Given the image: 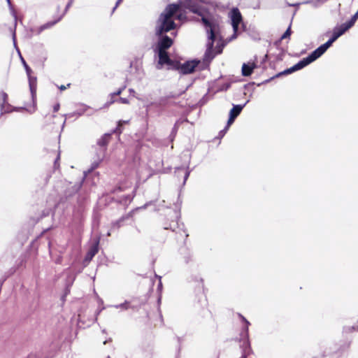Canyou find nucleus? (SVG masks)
Segmentation results:
<instances>
[{
  "label": "nucleus",
  "instance_id": "20",
  "mask_svg": "<svg viewBox=\"0 0 358 358\" xmlns=\"http://www.w3.org/2000/svg\"><path fill=\"white\" fill-rule=\"evenodd\" d=\"M299 3H295V4H289V6H297Z\"/></svg>",
  "mask_w": 358,
  "mask_h": 358
},
{
  "label": "nucleus",
  "instance_id": "23",
  "mask_svg": "<svg viewBox=\"0 0 358 358\" xmlns=\"http://www.w3.org/2000/svg\"><path fill=\"white\" fill-rule=\"evenodd\" d=\"M60 88H61V90H64V89H66V87H65L64 86H63V85H62V86H61V87H60Z\"/></svg>",
  "mask_w": 358,
  "mask_h": 358
},
{
  "label": "nucleus",
  "instance_id": "13",
  "mask_svg": "<svg viewBox=\"0 0 358 358\" xmlns=\"http://www.w3.org/2000/svg\"><path fill=\"white\" fill-rule=\"evenodd\" d=\"M98 248L97 245L93 246L87 255V259L90 261L97 252Z\"/></svg>",
  "mask_w": 358,
  "mask_h": 358
},
{
  "label": "nucleus",
  "instance_id": "6",
  "mask_svg": "<svg viewBox=\"0 0 358 358\" xmlns=\"http://www.w3.org/2000/svg\"><path fill=\"white\" fill-rule=\"evenodd\" d=\"M199 62L196 60L188 61L183 64L179 62H173L171 61V65H168L170 68H174L178 69L181 73L184 74L190 73L194 71V69L198 65Z\"/></svg>",
  "mask_w": 358,
  "mask_h": 358
},
{
  "label": "nucleus",
  "instance_id": "25",
  "mask_svg": "<svg viewBox=\"0 0 358 358\" xmlns=\"http://www.w3.org/2000/svg\"><path fill=\"white\" fill-rule=\"evenodd\" d=\"M121 1V0H119L117 3V4H118Z\"/></svg>",
  "mask_w": 358,
  "mask_h": 358
},
{
  "label": "nucleus",
  "instance_id": "24",
  "mask_svg": "<svg viewBox=\"0 0 358 358\" xmlns=\"http://www.w3.org/2000/svg\"><path fill=\"white\" fill-rule=\"evenodd\" d=\"M312 1H306L305 3H311Z\"/></svg>",
  "mask_w": 358,
  "mask_h": 358
},
{
  "label": "nucleus",
  "instance_id": "14",
  "mask_svg": "<svg viewBox=\"0 0 358 358\" xmlns=\"http://www.w3.org/2000/svg\"><path fill=\"white\" fill-rule=\"evenodd\" d=\"M358 19V12L357 11L354 15L350 18V20L346 22L345 23L351 28L355 23L356 22L357 20Z\"/></svg>",
  "mask_w": 358,
  "mask_h": 358
},
{
  "label": "nucleus",
  "instance_id": "3",
  "mask_svg": "<svg viewBox=\"0 0 358 358\" xmlns=\"http://www.w3.org/2000/svg\"><path fill=\"white\" fill-rule=\"evenodd\" d=\"M172 43V40L168 36H164L159 41L157 49L158 51L159 64L171 65V60L169 59L166 50L171 47Z\"/></svg>",
  "mask_w": 358,
  "mask_h": 358
},
{
  "label": "nucleus",
  "instance_id": "18",
  "mask_svg": "<svg viewBox=\"0 0 358 358\" xmlns=\"http://www.w3.org/2000/svg\"><path fill=\"white\" fill-rule=\"evenodd\" d=\"M34 82V80H32L31 78H29V85H30V88H31V91L33 90Z\"/></svg>",
  "mask_w": 358,
  "mask_h": 358
},
{
  "label": "nucleus",
  "instance_id": "22",
  "mask_svg": "<svg viewBox=\"0 0 358 358\" xmlns=\"http://www.w3.org/2000/svg\"><path fill=\"white\" fill-rule=\"evenodd\" d=\"M58 108H59V106H57L55 107V110H58Z\"/></svg>",
  "mask_w": 358,
  "mask_h": 358
},
{
  "label": "nucleus",
  "instance_id": "1",
  "mask_svg": "<svg viewBox=\"0 0 358 358\" xmlns=\"http://www.w3.org/2000/svg\"><path fill=\"white\" fill-rule=\"evenodd\" d=\"M192 10L201 17L208 35V49L213 53H220L222 44L219 17L202 7L192 8Z\"/></svg>",
  "mask_w": 358,
  "mask_h": 358
},
{
  "label": "nucleus",
  "instance_id": "11",
  "mask_svg": "<svg viewBox=\"0 0 358 358\" xmlns=\"http://www.w3.org/2000/svg\"><path fill=\"white\" fill-rule=\"evenodd\" d=\"M257 65L255 62L250 61L246 63H243L242 65V75L243 76H249L252 74L253 70L256 68Z\"/></svg>",
  "mask_w": 358,
  "mask_h": 358
},
{
  "label": "nucleus",
  "instance_id": "8",
  "mask_svg": "<svg viewBox=\"0 0 358 358\" xmlns=\"http://www.w3.org/2000/svg\"><path fill=\"white\" fill-rule=\"evenodd\" d=\"M304 67L305 66H303V64L300 60L298 63H296L292 67L285 69L280 72H278V73H276L275 75L270 76V81H271L272 80H273L275 78H280L282 76H287V75L291 74L296 71L301 70V69H303Z\"/></svg>",
  "mask_w": 358,
  "mask_h": 358
},
{
  "label": "nucleus",
  "instance_id": "15",
  "mask_svg": "<svg viewBox=\"0 0 358 358\" xmlns=\"http://www.w3.org/2000/svg\"><path fill=\"white\" fill-rule=\"evenodd\" d=\"M335 41L331 37L325 43L321 45L323 48L327 51V49L332 45Z\"/></svg>",
  "mask_w": 358,
  "mask_h": 358
},
{
  "label": "nucleus",
  "instance_id": "19",
  "mask_svg": "<svg viewBox=\"0 0 358 358\" xmlns=\"http://www.w3.org/2000/svg\"><path fill=\"white\" fill-rule=\"evenodd\" d=\"M120 101L122 103H128V101L126 99L120 98Z\"/></svg>",
  "mask_w": 358,
  "mask_h": 358
},
{
  "label": "nucleus",
  "instance_id": "7",
  "mask_svg": "<svg viewBox=\"0 0 358 358\" xmlns=\"http://www.w3.org/2000/svg\"><path fill=\"white\" fill-rule=\"evenodd\" d=\"M326 50L323 48L322 45L319 46L314 51H313L308 57L301 59V62L303 64L304 66L310 64V63L315 61L317 59L320 57Z\"/></svg>",
  "mask_w": 358,
  "mask_h": 358
},
{
  "label": "nucleus",
  "instance_id": "5",
  "mask_svg": "<svg viewBox=\"0 0 358 358\" xmlns=\"http://www.w3.org/2000/svg\"><path fill=\"white\" fill-rule=\"evenodd\" d=\"M350 346V343L346 342L343 345H342L338 349L334 351H331L329 349H326L324 351V352L313 358H335L338 356H342L345 354V352H347L349 350Z\"/></svg>",
  "mask_w": 358,
  "mask_h": 358
},
{
  "label": "nucleus",
  "instance_id": "16",
  "mask_svg": "<svg viewBox=\"0 0 358 358\" xmlns=\"http://www.w3.org/2000/svg\"><path fill=\"white\" fill-rule=\"evenodd\" d=\"M22 62H23V64H24V66H25V69H26V70H27V74H28V76H29L30 69H29V68L28 67V66L26 64L25 62L24 61V59H23L22 58Z\"/></svg>",
  "mask_w": 358,
  "mask_h": 358
},
{
  "label": "nucleus",
  "instance_id": "10",
  "mask_svg": "<svg viewBox=\"0 0 358 358\" xmlns=\"http://www.w3.org/2000/svg\"><path fill=\"white\" fill-rule=\"evenodd\" d=\"M350 28V27L345 22L343 23L339 27H334L333 30V34L331 36L332 39L336 41L341 36H342L345 31H347Z\"/></svg>",
  "mask_w": 358,
  "mask_h": 358
},
{
  "label": "nucleus",
  "instance_id": "12",
  "mask_svg": "<svg viewBox=\"0 0 358 358\" xmlns=\"http://www.w3.org/2000/svg\"><path fill=\"white\" fill-rule=\"evenodd\" d=\"M243 109V106L240 105L235 106L231 110H230V117L228 120V124H231L234 121L235 118L239 115L241 111Z\"/></svg>",
  "mask_w": 358,
  "mask_h": 358
},
{
  "label": "nucleus",
  "instance_id": "27",
  "mask_svg": "<svg viewBox=\"0 0 358 358\" xmlns=\"http://www.w3.org/2000/svg\"><path fill=\"white\" fill-rule=\"evenodd\" d=\"M357 12H358V9H357Z\"/></svg>",
  "mask_w": 358,
  "mask_h": 358
},
{
  "label": "nucleus",
  "instance_id": "4",
  "mask_svg": "<svg viewBox=\"0 0 358 358\" xmlns=\"http://www.w3.org/2000/svg\"><path fill=\"white\" fill-rule=\"evenodd\" d=\"M291 24L288 27L285 32L281 36V37L275 42L273 46L270 48V51L273 50L274 48L276 49L277 52H272L271 55L273 57H275V59L277 61H280L282 59L283 56L285 55V50L283 48H279L278 46L281 41L283 39L289 38L291 35Z\"/></svg>",
  "mask_w": 358,
  "mask_h": 358
},
{
  "label": "nucleus",
  "instance_id": "9",
  "mask_svg": "<svg viewBox=\"0 0 358 358\" xmlns=\"http://www.w3.org/2000/svg\"><path fill=\"white\" fill-rule=\"evenodd\" d=\"M230 18L234 32L238 29V25L242 21V17L238 9H233L230 13Z\"/></svg>",
  "mask_w": 358,
  "mask_h": 358
},
{
  "label": "nucleus",
  "instance_id": "17",
  "mask_svg": "<svg viewBox=\"0 0 358 358\" xmlns=\"http://www.w3.org/2000/svg\"><path fill=\"white\" fill-rule=\"evenodd\" d=\"M1 99H3V101H6V99H7V94L5 93V92H2L1 94H0Z\"/></svg>",
  "mask_w": 358,
  "mask_h": 358
},
{
  "label": "nucleus",
  "instance_id": "28",
  "mask_svg": "<svg viewBox=\"0 0 358 358\" xmlns=\"http://www.w3.org/2000/svg\"><path fill=\"white\" fill-rule=\"evenodd\" d=\"M108 358H110V357H108Z\"/></svg>",
  "mask_w": 358,
  "mask_h": 358
},
{
  "label": "nucleus",
  "instance_id": "2",
  "mask_svg": "<svg viewBox=\"0 0 358 358\" xmlns=\"http://www.w3.org/2000/svg\"><path fill=\"white\" fill-rule=\"evenodd\" d=\"M182 14L180 13V7L176 4L169 5L159 16L156 24V33L161 34L167 32L176 27V20H182Z\"/></svg>",
  "mask_w": 358,
  "mask_h": 358
},
{
  "label": "nucleus",
  "instance_id": "26",
  "mask_svg": "<svg viewBox=\"0 0 358 358\" xmlns=\"http://www.w3.org/2000/svg\"><path fill=\"white\" fill-rule=\"evenodd\" d=\"M8 1V3H10V0H7Z\"/></svg>",
  "mask_w": 358,
  "mask_h": 358
},
{
  "label": "nucleus",
  "instance_id": "21",
  "mask_svg": "<svg viewBox=\"0 0 358 358\" xmlns=\"http://www.w3.org/2000/svg\"><path fill=\"white\" fill-rule=\"evenodd\" d=\"M121 93V90H119L117 93L114 94L113 95H119Z\"/></svg>",
  "mask_w": 358,
  "mask_h": 358
}]
</instances>
